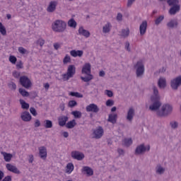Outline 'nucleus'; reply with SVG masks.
<instances>
[{"label":"nucleus","instance_id":"nucleus-1","mask_svg":"<svg viewBox=\"0 0 181 181\" xmlns=\"http://www.w3.org/2000/svg\"><path fill=\"white\" fill-rule=\"evenodd\" d=\"M151 105L149 106V110L156 112V115H158V111H160V107L162 106L160 97L151 96Z\"/></svg>","mask_w":181,"mask_h":181},{"label":"nucleus","instance_id":"nucleus-2","mask_svg":"<svg viewBox=\"0 0 181 181\" xmlns=\"http://www.w3.org/2000/svg\"><path fill=\"white\" fill-rule=\"evenodd\" d=\"M172 112H173V105L169 103H165L161 106L160 110L157 112V115L158 117H168V115H170Z\"/></svg>","mask_w":181,"mask_h":181},{"label":"nucleus","instance_id":"nucleus-3","mask_svg":"<svg viewBox=\"0 0 181 181\" xmlns=\"http://www.w3.org/2000/svg\"><path fill=\"white\" fill-rule=\"evenodd\" d=\"M66 27L67 23L62 20H57L52 25V30H54V32H58L59 33L64 32Z\"/></svg>","mask_w":181,"mask_h":181},{"label":"nucleus","instance_id":"nucleus-4","mask_svg":"<svg viewBox=\"0 0 181 181\" xmlns=\"http://www.w3.org/2000/svg\"><path fill=\"white\" fill-rule=\"evenodd\" d=\"M134 69H136V76L137 78H142L145 73V65L142 62H137L136 65L134 66Z\"/></svg>","mask_w":181,"mask_h":181},{"label":"nucleus","instance_id":"nucleus-5","mask_svg":"<svg viewBox=\"0 0 181 181\" xmlns=\"http://www.w3.org/2000/svg\"><path fill=\"white\" fill-rule=\"evenodd\" d=\"M172 90L177 91L181 86V75L173 78L170 82Z\"/></svg>","mask_w":181,"mask_h":181},{"label":"nucleus","instance_id":"nucleus-6","mask_svg":"<svg viewBox=\"0 0 181 181\" xmlns=\"http://www.w3.org/2000/svg\"><path fill=\"white\" fill-rule=\"evenodd\" d=\"M20 84L24 87V88H30L32 87V81L26 76H22L20 77Z\"/></svg>","mask_w":181,"mask_h":181},{"label":"nucleus","instance_id":"nucleus-7","mask_svg":"<svg viewBox=\"0 0 181 181\" xmlns=\"http://www.w3.org/2000/svg\"><path fill=\"white\" fill-rule=\"evenodd\" d=\"M93 138L95 139H100V138L103 137V135H104V129H103V127L99 126L96 129H93Z\"/></svg>","mask_w":181,"mask_h":181},{"label":"nucleus","instance_id":"nucleus-8","mask_svg":"<svg viewBox=\"0 0 181 181\" xmlns=\"http://www.w3.org/2000/svg\"><path fill=\"white\" fill-rule=\"evenodd\" d=\"M146 151H151V146H148L147 148L145 146V144H142L139 146H137L135 150V155H142V153H145Z\"/></svg>","mask_w":181,"mask_h":181},{"label":"nucleus","instance_id":"nucleus-9","mask_svg":"<svg viewBox=\"0 0 181 181\" xmlns=\"http://www.w3.org/2000/svg\"><path fill=\"white\" fill-rule=\"evenodd\" d=\"M87 112H93L94 114H98L100 112V107L94 103H91L86 107Z\"/></svg>","mask_w":181,"mask_h":181},{"label":"nucleus","instance_id":"nucleus-10","mask_svg":"<svg viewBox=\"0 0 181 181\" xmlns=\"http://www.w3.org/2000/svg\"><path fill=\"white\" fill-rule=\"evenodd\" d=\"M71 156L76 160H83L85 158L84 153L77 151H71Z\"/></svg>","mask_w":181,"mask_h":181},{"label":"nucleus","instance_id":"nucleus-11","mask_svg":"<svg viewBox=\"0 0 181 181\" xmlns=\"http://www.w3.org/2000/svg\"><path fill=\"white\" fill-rule=\"evenodd\" d=\"M6 168L9 172H12L13 173H16V175H21V171L19 170V169H18L16 166L13 165L11 163H7L6 165Z\"/></svg>","mask_w":181,"mask_h":181},{"label":"nucleus","instance_id":"nucleus-12","mask_svg":"<svg viewBox=\"0 0 181 181\" xmlns=\"http://www.w3.org/2000/svg\"><path fill=\"white\" fill-rule=\"evenodd\" d=\"M38 149L40 158L46 160V158H47V149H46V147L41 146Z\"/></svg>","mask_w":181,"mask_h":181},{"label":"nucleus","instance_id":"nucleus-13","mask_svg":"<svg viewBox=\"0 0 181 181\" xmlns=\"http://www.w3.org/2000/svg\"><path fill=\"white\" fill-rule=\"evenodd\" d=\"M59 2L57 1H52L49 2L47 11L49 13H53L56 11V6H57Z\"/></svg>","mask_w":181,"mask_h":181},{"label":"nucleus","instance_id":"nucleus-14","mask_svg":"<svg viewBox=\"0 0 181 181\" xmlns=\"http://www.w3.org/2000/svg\"><path fill=\"white\" fill-rule=\"evenodd\" d=\"M21 118L24 122H29L32 119V115L28 111L23 112L21 115Z\"/></svg>","mask_w":181,"mask_h":181},{"label":"nucleus","instance_id":"nucleus-15","mask_svg":"<svg viewBox=\"0 0 181 181\" xmlns=\"http://www.w3.org/2000/svg\"><path fill=\"white\" fill-rule=\"evenodd\" d=\"M148 28V22L146 21H142L141 24L139 27L140 35L141 36H144L145 33H146V28Z\"/></svg>","mask_w":181,"mask_h":181},{"label":"nucleus","instance_id":"nucleus-16","mask_svg":"<svg viewBox=\"0 0 181 181\" xmlns=\"http://www.w3.org/2000/svg\"><path fill=\"white\" fill-rule=\"evenodd\" d=\"M82 74H91V64L90 63H86L83 65L82 70Z\"/></svg>","mask_w":181,"mask_h":181},{"label":"nucleus","instance_id":"nucleus-17","mask_svg":"<svg viewBox=\"0 0 181 181\" xmlns=\"http://www.w3.org/2000/svg\"><path fill=\"white\" fill-rule=\"evenodd\" d=\"M69 121V117L68 116H60L58 117V124L59 127H64V125H66V122Z\"/></svg>","mask_w":181,"mask_h":181},{"label":"nucleus","instance_id":"nucleus-18","mask_svg":"<svg viewBox=\"0 0 181 181\" xmlns=\"http://www.w3.org/2000/svg\"><path fill=\"white\" fill-rule=\"evenodd\" d=\"M82 173L86 175L87 176H93L94 175V171L92 170L91 168L88 166H84L82 168Z\"/></svg>","mask_w":181,"mask_h":181},{"label":"nucleus","instance_id":"nucleus-19","mask_svg":"<svg viewBox=\"0 0 181 181\" xmlns=\"http://www.w3.org/2000/svg\"><path fill=\"white\" fill-rule=\"evenodd\" d=\"M135 115V110L133 107H130L127 112V120L130 122L134 119V116Z\"/></svg>","mask_w":181,"mask_h":181},{"label":"nucleus","instance_id":"nucleus-20","mask_svg":"<svg viewBox=\"0 0 181 181\" xmlns=\"http://www.w3.org/2000/svg\"><path fill=\"white\" fill-rule=\"evenodd\" d=\"M84 52L83 50H76L73 49L70 51V54L72 57H81Z\"/></svg>","mask_w":181,"mask_h":181},{"label":"nucleus","instance_id":"nucleus-21","mask_svg":"<svg viewBox=\"0 0 181 181\" xmlns=\"http://www.w3.org/2000/svg\"><path fill=\"white\" fill-rule=\"evenodd\" d=\"M177 12H180V5L172 6L169 10L170 15H176Z\"/></svg>","mask_w":181,"mask_h":181},{"label":"nucleus","instance_id":"nucleus-22","mask_svg":"<svg viewBox=\"0 0 181 181\" xmlns=\"http://www.w3.org/2000/svg\"><path fill=\"white\" fill-rule=\"evenodd\" d=\"M158 86L159 88H166V78L165 77H160L158 81Z\"/></svg>","mask_w":181,"mask_h":181},{"label":"nucleus","instance_id":"nucleus-23","mask_svg":"<svg viewBox=\"0 0 181 181\" xmlns=\"http://www.w3.org/2000/svg\"><path fill=\"white\" fill-rule=\"evenodd\" d=\"M177 25H179L177 20L172 19L167 23V27L170 29H175V28H177Z\"/></svg>","mask_w":181,"mask_h":181},{"label":"nucleus","instance_id":"nucleus-24","mask_svg":"<svg viewBox=\"0 0 181 181\" xmlns=\"http://www.w3.org/2000/svg\"><path fill=\"white\" fill-rule=\"evenodd\" d=\"M66 73L71 77H74V74H76V66L74 65H69L68 66V69H67Z\"/></svg>","mask_w":181,"mask_h":181},{"label":"nucleus","instance_id":"nucleus-25","mask_svg":"<svg viewBox=\"0 0 181 181\" xmlns=\"http://www.w3.org/2000/svg\"><path fill=\"white\" fill-rule=\"evenodd\" d=\"M79 35L84 36L85 37H90V31L85 30L83 27H80L78 29Z\"/></svg>","mask_w":181,"mask_h":181},{"label":"nucleus","instance_id":"nucleus-26","mask_svg":"<svg viewBox=\"0 0 181 181\" xmlns=\"http://www.w3.org/2000/svg\"><path fill=\"white\" fill-rule=\"evenodd\" d=\"M117 118H118V115L117 114H110L107 121L108 122H111V124H117Z\"/></svg>","mask_w":181,"mask_h":181},{"label":"nucleus","instance_id":"nucleus-27","mask_svg":"<svg viewBox=\"0 0 181 181\" xmlns=\"http://www.w3.org/2000/svg\"><path fill=\"white\" fill-rule=\"evenodd\" d=\"M112 28V25H111V23H110V22L107 23L103 27V33H110V32H111V28Z\"/></svg>","mask_w":181,"mask_h":181},{"label":"nucleus","instance_id":"nucleus-28","mask_svg":"<svg viewBox=\"0 0 181 181\" xmlns=\"http://www.w3.org/2000/svg\"><path fill=\"white\" fill-rule=\"evenodd\" d=\"M76 125H77V123L76 122V119H74L66 123V127L68 129H73Z\"/></svg>","mask_w":181,"mask_h":181},{"label":"nucleus","instance_id":"nucleus-29","mask_svg":"<svg viewBox=\"0 0 181 181\" xmlns=\"http://www.w3.org/2000/svg\"><path fill=\"white\" fill-rule=\"evenodd\" d=\"M1 155H3L6 162H11V159H12L13 156L12 154L4 151L1 152Z\"/></svg>","mask_w":181,"mask_h":181},{"label":"nucleus","instance_id":"nucleus-30","mask_svg":"<svg viewBox=\"0 0 181 181\" xmlns=\"http://www.w3.org/2000/svg\"><path fill=\"white\" fill-rule=\"evenodd\" d=\"M19 101L23 110H29V103H26L23 99H20Z\"/></svg>","mask_w":181,"mask_h":181},{"label":"nucleus","instance_id":"nucleus-31","mask_svg":"<svg viewBox=\"0 0 181 181\" xmlns=\"http://www.w3.org/2000/svg\"><path fill=\"white\" fill-rule=\"evenodd\" d=\"M68 26H69V28H73L74 29H76V28H77V22H76V20H74V18H71L68 21Z\"/></svg>","mask_w":181,"mask_h":181},{"label":"nucleus","instance_id":"nucleus-32","mask_svg":"<svg viewBox=\"0 0 181 181\" xmlns=\"http://www.w3.org/2000/svg\"><path fill=\"white\" fill-rule=\"evenodd\" d=\"M87 76H81V79L84 81V83H88V81H91L93 80V76L90 74H86Z\"/></svg>","mask_w":181,"mask_h":181},{"label":"nucleus","instance_id":"nucleus-33","mask_svg":"<svg viewBox=\"0 0 181 181\" xmlns=\"http://www.w3.org/2000/svg\"><path fill=\"white\" fill-rule=\"evenodd\" d=\"M73 170H74V165L72 163H69L66 165V173L70 174Z\"/></svg>","mask_w":181,"mask_h":181},{"label":"nucleus","instance_id":"nucleus-34","mask_svg":"<svg viewBox=\"0 0 181 181\" xmlns=\"http://www.w3.org/2000/svg\"><path fill=\"white\" fill-rule=\"evenodd\" d=\"M71 115H74V118L76 119H80L81 118L83 114L81 113V112L78 111V110H75L71 112Z\"/></svg>","mask_w":181,"mask_h":181},{"label":"nucleus","instance_id":"nucleus-35","mask_svg":"<svg viewBox=\"0 0 181 181\" xmlns=\"http://www.w3.org/2000/svg\"><path fill=\"white\" fill-rule=\"evenodd\" d=\"M45 124L44 127L45 128H53V122H52L51 120L49 119H46L44 121Z\"/></svg>","mask_w":181,"mask_h":181},{"label":"nucleus","instance_id":"nucleus-36","mask_svg":"<svg viewBox=\"0 0 181 181\" xmlns=\"http://www.w3.org/2000/svg\"><path fill=\"white\" fill-rule=\"evenodd\" d=\"M18 93L23 96V97H29V92L26 91V90L20 88L18 89Z\"/></svg>","mask_w":181,"mask_h":181},{"label":"nucleus","instance_id":"nucleus-37","mask_svg":"<svg viewBox=\"0 0 181 181\" xmlns=\"http://www.w3.org/2000/svg\"><path fill=\"white\" fill-rule=\"evenodd\" d=\"M167 4L169 6H175L176 5H179V0H168Z\"/></svg>","mask_w":181,"mask_h":181},{"label":"nucleus","instance_id":"nucleus-38","mask_svg":"<svg viewBox=\"0 0 181 181\" xmlns=\"http://www.w3.org/2000/svg\"><path fill=\"white\" fill-rule=\"evenodd\" d=\"M69 95H71V97H76V98H83V94L78 92H70Z\"/></svg>","mask_w":181,"mask_h":181},{"label":"nucleus","instance_id":"nucleus-39","mask_svg":"<svg viewBox=\"0 0 181 181\" xmlns=\"http://www.w3.org/2000/svg\"><path fill=\"white\" fill-rule=\"evenodd\" d=\"M123 142L124 146H131V144H132V139H124Z\"/></svg>","mask_w":181,"mask_h":181},{"label":"nucleus","instance_id":"nucleus-40","mask_svg":"<svg viewBox=\"0 0 181 181\" xmlns=\"http://www.w3.org/2000/svg\"><path fill=\"white\" fill-rule=\"evenodd\" d=\"M122 36L123 37H128V36H129V29L127 28L125 29H122Z\"/></svg>","mask_w":181,"mask_h":181},{"label":"nucleus","instance_id":"nucleus-41","mask_svg":"<svg viewBox=\"0 0 181 181\" xmlns=\"http://www.w3.org/2000/svg\"><path fill=\"white\" fill-rule=\"evenodd\" d=\"M0 33H1L3 36H6V28H5L2 23H0Z\"/></svg>","mask_w":181,"mask_h":181},{"label":"nucleus","instance_id":"nucleus-42","mask_svg":"<svg viewBox=\"0 0 181 181\" xmlns=\"http://www.w3.org/2000/svg\"><path fill=\"white\" fill-rule=\"evenodd\" d=\"M156 173H158V175H163L165 173V168L160 166V165H158Z\"/></svg>","mask_w":181,"mask_h":181},{"label":"nucleus","instance_id":"nucleus-43","mask_svg":"<svg viewBox=\"0 0 181 181\" xmlns=\"http://www.w3.org/2000/svg\"><path fill=\"white\" fill-rule=\"evenodd\" d=\"M62 76V80L64 81H69L70 78H73L67 72L66 74H63Z\"/></svg>","mask_w":181,"mask_h":181},{"label":"nucleus","instance_id":"nucleus-44","mask_svg":"<svg viewBox=\"0 0 181 181\" xmlns=\"http://www.w3.org/2000/svg\"><path fill=\"white\" fill-rule=\"evenodd\" d=\"M163 19H165V16H160L158 18H157L155 21V25H156V26H158L160 23H162V21H163Z\"/></svg>","mask_w":181,"mask_h":181},{"label":"nucleus","instance_id":"nucleus-45","mask_svg":"<svg viewBox=\"0 0 181 181\" xmlns=\"http://www.w3.org/2000/svg\"><path fill=\"white\" fill-rule=\"evenodd\" d=\"M153 95L151 97H160L159 96V90L156 86L153 87Z\"/></svg>","mask_w":181,"mask_h":181},{"label":"nucleus","instance_id":"nucleus-46","mask_svg":"<svg viewBox=\"0 0 181 181\" xmlns=\"http://www.w3.org/2000/svg\"><path fill=\"white\" fill-rule=\"evenodd\" d=\"M8 88H10V90L15 91V90H16V83L14 82H10L8 83Z\"/></svg>","mask_w":181,"mask_h":181},{"label":"nucleus","instance_id":"nucleus-47","mask_svg":"<svg viewBox=\"0 0 181 181\" xmlns=\"http://www.w3.org/2000/svg\"><path fill=\"white\" fill-rule=\"evenodd\" d=\"M71 62V58H70V56L66 55L63 59L64 64H67V63H70Z\"/></svg>","mask_w":181,"mask_h":181},{"label":"nucleus","instance_id":"nucleus-48","mask_svg":"<svg viewBox=\"0 0 181 181\" xmlns=\"http://www.w3.org/2000/svg\"><path fill=\"white\" fill-rule=\"evenodd\" d=\"M68 105L70 108H74L77 105V102L76 100H70L68 103Z\"/></svg>","mask_w":181,"mask_h":181},{"label":"nucleus","instance_id":"nucleus-49","mask_svg":"<svg viewBox=\"0 0 181 181\" xmlns=\"http://www.w3.org/2000/svg\"><path fill=\"white\" fill-rule=\"evenodd\" d=\"M18 59H16V57L15 56H10L9 57V62L11 63H12V64H16V62H17Z\"/></svg>","mask_w":181,"mask_h":181},{"label":"nucleus","instance_id":"nucleus-50","mask_svg":"<svg viewBox=\"0 0 181 181\" xmlns=\"http://www.w3.org/2000/svg\"><path fill=\"white\" fill-rule=\"evenodd\" d=\"M170 125L173 129H176V128L179 127V124L177 123V122H171L170 123Z\"/></svg>","mask_w":181,"mask_h":181},{"label":"nucleus","instance_id":"nucleus-51","mask_svg":"<svg viewBox=\"0 0 181 181\" xmlns=\"http://www.w3.org/2000/svg\"><path fill=\"white\" fill-rule=\"evenodd\" d=\"M112 105H114V100L109 99L106 101L107 107H112Z\"/></svg>","mask_w":181,"mask_h":181},{"label":"nucleus","instance_id":"nucleus-52","mask_svg":"<svg viewBox=\"0 0 181 181\" xmlns=\"http://www.w3.org/2000/svg\"><path fill=\"white\" fill-rule=\"evenodd\" d=\"M30 112L34 117H36V115H37V112H36V109H35V107H30Z\"/></svg>","mask_w":181,"mask_h":181},{"label":"nucleus","instance_id":"nucleus-53","mask_svg":"<svg viewBox=\"0 0 181 181\" xmlns=\"http://www.w3.org/2000/svg\"><path fill=\"white\" fill-rule=\"evenodd\" d=\"M37 45H40V47H43V45H45V40H43V39L37 40Z\"/></svg>","mask_w":181,"mask_h":181},{"label":"nucleus","instance_id":"nucleus-54","mask_svg":"<svg viewBox=\"0 0 181 181\" xmlns=\"http://www.w3.org/2000/svg\"><path fill=\"white\" fill-rule=\"evenodd\" d=\"M18 52L19 53H21V54H26V49L23 48V47H18Z\"/></svg>","mask_w":181,"mask_h":181},{"label":"nucleus","instance_id":"nucleus-55","mask_svg":"<svg viewBox=\"0 0 181 181\" xmlns=\"http://www.w3.org/2000/svg\"><path fill=\"white\" fill-rule=\"evenodd\" d=\"M105 93H106V95H107V97H114V93H112V90H106Z\"/></svg>","mask_w":181,"mask_h":181},{"label":"nucleus","instance_id":"nucleus-56","mask_svg":"<svg viewBox=\"0 0 181 181\" xmlns=\"http://www.w3.org/2000/svg\"><path fill=\"white\" fill-rule=\"evenodd\" d=\"M13 76L15 78H19V77H21V73L15 71L13 72Z\"/></svg>","mask_w":181,"mask_h":181},{"label":"nucleus","instance_id":"nucleus-57","mask_svg":"<svg viewBox=\"0 0 181 181\" xmlns=\"http://www.w3.org/2000/svg\"><path fill=\"white\" fill-rule=\"evenodd\" d=\"M134 2L135 0H128L127 4V8H131V6H132V4H134Z\"/></svg>","mask_w":181,"mask_h":181},{"label":"nucleus","instance_id":"nucleus-58","mask_svg":"<svg viewBox=\"0 0 181 181\" xmlns=\"http://www.w3.org/2000/svg\"><path fill=\"white\" fill-rule=\"evenodd\" d=\"M34 126H35V128H39V127H40V120L35 119Z\"/></svg>","mask_w":181,"mask_h":181},{"label":"nucleus","instance_id":"nucleus-59","mask_svg":"<svg viewBox=\"0 0 181 181\" xmlns=\"http://www.w3.org/2000/svg\"><path fill=\"white\" fill-rule=\"evenodd\" d=\"M16 68L17 69H23V64L22 63V61H20L18 63H17Z\"/></svg>","mask_w":181,"mask_h":181},{"label":"nucleus","instance_id":"nucleus-60","mask_svg":"<svg viewBox=\"0 0 181 181\" xmlns=\"http://www.w3.org/2000/svg\"><path fill=\"white\" fill-rule=\"evenodd\" d=\"M125 49L128 52H131V48H129V42H125Z\"/></svg>","mask_w":181,"mask_h":181},{"label":"nucleus","instance_id":"nucleus-61","mask_svg":"<svg viewBox=\"0 0 181 181\" xmlns=\"http://www.w3.org/2000/svg\"><path fill=\"white\" fill-rule=\"evenodd\" d=\"M54 48L55 49V50H59V49H60V44L57 42L54 43Z\"/></svg>","mask_w":181,"mask_h":181},{"label":"nucleus","instance_id":"nucleus-62","mask_svg":"<svg viewBox=\"0 0 181 181\" xmlns=\"http://www.w3.org/2000/svg\"><path fill=\"white\" fill-rule=\"evenodd\" d=\"M117 21H122V13H117Z\"/></svg>","mask_w":181,"mask_h":181},{"label":"nucleus","instance_id":"nucleus-63","mask_svg":"<svg viewBox=\"0 0 181 181\" xmlns=\"http://www.w3.org/2000/svg\"><path fill=\"white\" fill-rule=\"evenodd\" d=\"M29 160L28 162L29 163H33V160H34V158H33V155H29Z\"/></svg>","mask_w":181,"mask_h":181},{"label":"nucleus","instance_id":"nucleus-64","mask_svg":"<svg viewBox=\"0 0 181 181\" xmlns=\"http://www.w3.org/2000/svg\"><path fill=\"white\" fill-rule=\"evenodd\" d=\"M99 76L100 77H104V76H105V72L104 71H100L99 72Z\"/></svg>","mask_w":181,"mask_h":181}]
</instances>
